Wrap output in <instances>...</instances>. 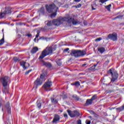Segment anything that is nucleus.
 Segmentation results:
<instances>
[{
	"label": "nucleus",
	"instance_id": "f257e3e1",
	"mask_svg": "<svg viewBox=\"0 0 124 124\" xmlns=\"http://www.w3.org/2000/svg\"><path fill=\"white\" fill-rule=\"evenodd\" d=\"M63 22H67V23H72L73 25H76L77 22L73 18L71 17H60L58 19H54L53 20V24L54 26L57 27L60 26L63 23Z\"/></svg>",
	"mask_w": 124,
	"mask_h": 124
},
{
	"label": "nucleus",
	"instance_id": "f03ea898",
	"mask_svg": "<svg viewBox=\"0 0 124 124\" xmlns=\"http://www.w3.org/2000/svg\"><path fill=\"white\" fill-rule=\"evenodd\" d=\"M10 81L9 77L5 76L0 78V83L2 84V92L3 93L6 94L9 93V87H8V82Z\"/></svg>",
	"mask_w": 124,
	"mask_h": 124
},
{
	"label": "nucleus",
	"instance_id": "7ed1b4c3",
	"mask_svg": "<svg viewBox=\"0 0 124 124\" xmlns=\"http://www.w3.org/2000/svg\"><path fill=\"white\" fill-rule=\"evenodd\" d=\"M47 76V70L43 69L42 71V74L40 76V78H38L34 82V88L36 90L37 89L38 86H41L43 84V81L41 79H44L45 77Z\"/></svg>",
	"mask_w": 124,
	"mask_h": 124
},
{
	"label": "nucleus",
	"instance_id": "20e7f679",
	"mask_svg": "<svg viewBox=\"0 0 124 124\" xmlns=\"http://www.w3.org/2000/svg\"><path fill=\"white\" fill-rule=\"evenodd\" d=\"M47 10L49 13H52V14L49 16V17L53 19V18H55L56 16H57V12L58 10H59V7L56 6L55 4H51L47 6Z\"/></svg>",
	"mask_w": 124,
	"mask_h": 124
},
{
	"label": "nucleus",
	"instance_id": "39448f33",
	"mask_svg": "<svg viewBox=\"0 0 124 124\" xmlns=\"http://www.w3.org/2000/svg\"><path fill=\"white\" fill-rule=\"evenodd\" d=\"M47 54V47L46 48V49L43 51L42 52L41 55L39 57V60L41 62H42V64L43 66H46V67H47V62L43 60L45 57H46Z\"/></svg>",
	"mask_w": 124,
	"mask_h": 124
},
{
	"label": "nucleus",
	"instance_id": "423d86ee",
	"mask_svg": "<svg viewBox=\"0 0 124 124\" xmlns=\"http://www.w3.org/2000/svg\"><path fill=\"white\" fill-rule=\"evenodd\" d=\"M108 74H110L112 77L111 82H115L118 79V77L119 75H118V73L117 71H115L114 69L111 68L108 72Z\"/></svg>",
	"mask_w": 124,
	"mask_h": 124
},
{
	"label": "nucleus",
	"instance_id": "0eeeda50",
	"mask_svg": "<svg viewBox=\"0 0 124 124\" xmlns=\"http://www.w3.org/2000/svg\"><path fill=\"white\" fill-rule=\"evenodd\" d=\"M67 112L71 118H74V117H79L80 113L77 111H72L70 110H68Z\"/></svg>",
	"mask_w": 124,
	"mask_h": 124
},
{
	"label": "nucleus",
	"instance_id": "6e6552de",
	"mask_svg": "<svg viewBox=\"0 0 124 124\" xmlns=\"http://www.w3.org/2000/svg\"><path fill=\"white\" fill-rule=\"evenodd\" d=\"M108 37L113 41H117V40H118V35L116 32H114L111 34H108Z\"/></svg>",
	"mask_w": 124,
	"mask_h": 124
},
{
	"label": "nucleus",
	"instance_id": "1a4fd4ad",
	"mask_svg": "<svg viewBox=\"0 0 124 124\" xmlns=\"http://www.w3.org/2000/svg\"><path fill=\"white\" fill-rule=\"evenodd\" d=\"M75 58H79V50H73L70 54Z\"/></svg>",
	"mask_w": 124,
	"mask_h": 124
},
{
	"label": "nucleus",
	"instance_id": "9d476101",
	"mask_svg": "<svg viewBox=\"0 0 124 124\" xmlns=\"http://www.w3.org/2000/svg\"><path fill=\"white\" fill-rule=\"evenodd\" d=\"M5 108L7 109L8 113L11 114V107H10V104L8 102L5 105Z\"/></svg>",
	"mask_w": 124,
	"mask_h": 124
},
{
	"label": "nucleus",
	"instance_id": "9b49d317",
	"mask_svg": "<svg viewBox=\"0 0 124 124\" xmlns=\"http://www.w3.org/2000/svg\"><path fill=\"white\" fill-rule=\"evenodd\" d=\"M57 122H60V116L56 114L54 116V118L53 119L52 122L54 124H56V123H57Z\"/></svg>",
	"mask_w": 124,
	"mask_h": 124
},
{
	"label": "nucleus",
	"instance_id": "f8f14e48",
	"mask_svg": "<svg viewBox=\"0 0 124 124\" xmlns=\"http://www.w3.org/2000/svg\"><path fill=\"white\" fill-rule=\"evenodd\" d=\"M78 54H79V57H84V56L86 55V52L84 50H79Z\"/></svg>",
	"mask_w": 124,
	"mask_h": 124
},
{
	"label": "nucleus",
	"instance_id": "ddd939ff",
	"mask_svg": "<svg viewBox=\"0 0 124 124\" xmlns=\"http://www.w3.org/2000/svg\"><path fill=\"white\" fill-rule=\"evenodd\" d=\"M4 13L6 14H10L11 13V9L10 8H5Z\"/></svg>",
	"mask_w": 124,
	"mask_h": 124
},
{
	"label": "nucleus",
	"instance_id": "4468645a",
	"mask_svg": "<svg viewBox=\"0 0 124 124\" xmlns=\"http://www.w3.org/2000/svg\"><path fill=\"white\" fill-rule=\"evenodd\" d=\"M37 51H38V47L34 46L31 50V54H35Z\"/></svg>",
	"mask_w": 124,
	"mask_h": 124
},
{
	"label": "nucleus",
	"instance_id": "2eb2a0df",
	"mask_svg": "<svg viewBox=\"0 0 124 124\" xmlns=\"http://www.w3.org/2000/svg\"><path fill=\"white\" fill-rule=\"evenodd\" d=\"M98 51L99 53H101V54H103V53L105 52V48L103 47H98Z\"/></svg>",
	"mask_w": 124,
	"mask_h": 124
},
{
	"label": "nucleus",
	"instance_id": "dca6fc26",
	"mask_svg": "<svg viewBox=\"0 0 124 124\" xmlns=\"http://www.w3.org/2000/svg\"><path fill=\"white\" fill-rule=\"evenodd\" d=\"M52 53H53V49L52 47H50L47 49V55H52Z\"/></svg>",
	"mask_w": 124,
	"mask_h": 124
},
{
	"label": "nucleus",
	"instance_id": "f3484780",
	"mask_svg": "<svg viewBox=\"0 0 124 124\" xmlns=\"http://www.w3.org/2000/svg\"><path fill=\"white\" fill-rule=\"evenodd\" d=\"M93 103V101L91 99H87L85 104V106L91 105Z\"/></svg>",
	"mask_w": 124,
	"mask_h": 124
},
{
	"label": "nucleus",
	"instance_id": "a211bd4d",
	"mask_svg": "<svg viewBox=\"0 0 124 124\" xmlns=\"http://www.w3.org/2000/svg\"><path fill=\"white\" fill-rule=\"evenodd\" d=\"M51 86H52V81L51 79H48L47 81V89L49 88H51Z\"/></svg>",
	"mask_w": 124,
	"mask_h": 124
},
{
	"label": "nucleus",
	"instance_id": "6ab92c4d",
	"mask_svg": "<svg viewBox=\"0 0 124 124\" xmlns=\"http://www.w3.org/2000/svg\"><path fill=\"white\" fill-rule=\"evenodd\" d=\"M26 62H21L20 63V65L23 67L24 69H27V67H26Z\"/></svg>",
	"mask_w": 124,
	"mask_h": 124
},
{
	"label": "nucleus",
	"instance_id": "aec40b11",
	"mask_svg": "<svg viewBox=\"0 0 124 124\" xmlns=\"http://www.w3.org/2000/svg\"><path fill=\"white\" fill-rule=\"evenodd\" d=\"M41 102L42 101L41 100H38L37 101V106L38 108H39V109H40V108H41Z\"/></svg>",
	"mask_w": 124,
	"mask_h": 124
},
{
	"label": "nucleus",
	"instance_id": "412c9836",
	"mask_svg": "<svg viewBox=\"0 0 124 124\" xmlns=\"http://www.w3.org/2000/svg\"><path fill=\"white\" fill-rule=\"evenodd\" d=\"M116 110H117V111H119V112H122V111H124V105L122 107L117 108Z\"/></svg>",
	"mask_w": 124,
	"mask_h": 124
},
{
	"label": "nucleus",
	"instance_id": "4be33fe9",
	"mask_svg": "<svg viewBox=\"0 0 124 124\" xmlns=\"http://www.w3.org/2000/svg\"><path fill=\"white\" fill-rule=\"evenodd\" d=\"M39 12L40 14H44L45 13L44 8H41V9L39 11Z\"/></svg>",
	"mask_w": 124,
	"mask_h": 124
},
{
	"label": "nucleus",
	"instance_id": "5701e85b",
	"mask_svg": "<svg viewBox=\"0 0 124 124\" xmlns=\"http://www.w3.org/2000/svg\"><path fill=\"white\" fill-rule=\"evenodd\" d=\"M51 102H52V103H54V104H57V103H58V100L55 98H52Z\"/></svg>",
	"mask_w": 124,
	"mask_h": 124
},
{
	"label": "nucleus",
	"instance_id": "b1692460",
	"mask_svg": "<svg viewBox=\"0 0 124 124\" xmlns=\"http://www.w3.org/2000/svg\"><path fill=\"white\" fill-rule=\"evenodd\" d=\"M5 14L3 12V13H0V19H2V18H4L5 16Z\"/></svg>",
	"mask_w": 124,
	"mask_h": 124
},
{
	"label": "nucleus",
	"instance_id": "393cba45",
	"mask_svg": "<svg viewBox=\"0 0 124 124\" xmlns=\"http://www.w3.org/2000/svg\"><path fill=\"white\" fill-rule=\"evenodd\" d=\"M42 88L44 89L45 91H47V82H45V83L43 85Z\"/></svg>",
	"mask_w": 124,
	"mask_h": 124
},
{
	"label": "nucleus",
	"instance_id": "a878e982",
	"mask_svg": "<svg viewBox=\"0 0 124 124\" xmlns=\"http://www.w3.org/2000/svg\"><path fill=\"white\" fill-rule=\"evenodd\" d=\"M3 43H4V37H3V38L0 40V46H1Z\"/></svg>",
	"mask_w": 124,
	"mask_h": 124
},
{
	"label": "nucleus",
	"instance_id": "bb28decb",
	"mask_svg": "<svg viewBox=\"0 0 124 124\" xmlns=\"http://www.w3.org/2000/svg\"><path fill=\"white\" fill-rule=\"evenodd\" d=\"M13 61L14 62H19L20 59H19V58L18 57H14L13 59Z\"/></svg>",
	"mask_w": 124,
	"mask_h": 124
},
{
	"label": "nucleus",
	"instance_id": "cd10ccee",
	"mask_svg": "<svg viewBox=\"0 0 124 124\" xmlns=\"http://www.w3.org/2000/svg\"><path fill=\"white\" fill-rule=\"evenodd\" d=\"M97 96L96 95H94L90 99L92 101H93V100H95L96 99Z\"/></svg>",
	"mask_w": 124,
	"mask_h": 124
},
{
	"label": "nucleus",
	"instance_id": "c85d7f7f",
	"mask_svg": "<svg viewBox=\"0 0 124 124\" xmlns=\"http://www.w3.org/2000/svg\"><path fill=\"white\" fill-rule=\"evenodd\" d=\"M111 4H109L108 6H106L105 7L106 9H107V10H108V11H110V7H111Z\"/></svg>",
	"mask_w": 124,
	"mask_h": 124
},
{
	"label": "nucleus",
	"instance_id": "c756f323",
	"mask_svg": "<svg viewBox=\"0 0 124 124\" xmlns=\"http://www.w3.org/2000/svg\"><path fill=\"white\" fill-rule=\"evenodd\" d=\"M122 17H123V16H118L115 17L113 19V20H115V19H120V18H122Z\"/></svg>",
	"mask_w": 124,
	"mask_h": 124
},
{
	"label": "nucleus",
	"instance_id": "7c9ffc66",
	"mask_svg": "<svg viewBox=\"0 0 124 124\" xmlns=\"http://www.w3.org/2000/svg\"><path fill=\"white\" fill-rule=\"evenodd\" d=\"M95 69V66H92L89 68V70H94Z\"/></svg>",
	"mask_w": 124,
	"mask_h": 124
},
{
	"label": "nucleus",
	"instance_id": "2f4dec72",
	"mask_svg": "<svg viewBox=\"0 0 124 124\" xmlns=\"http://www.w3.org/2000/svg\"><path fill=\"white\" fill-rule=\"evenodd\" d=\"M108 0H99V2H101V3H104V2H106Z\"/></svg>",
	"mask_w": 124,
	"mask_h": 124
},
{
	"label": "nucleus",
	"instance_id": "473e14b6",
	"mask_svg": "<svg viewBox=\"0 0 124 124\" xmlns=\"http://www.w3.org/2000/svg\"><path fill=\"white\" fill-rule=\"evenodd\" d=\"M47 30V27H45L44 28H43L41 29V31H46Z\"/></svg>",
	"mask_w": 124,
	"mask_h": 124
},
{
	"label": "nucleus",
	"instance_id": "72a5a7b5",
	"mask_svg": "<svg viewBox=\"0 0 124 124\" xmlns=\"http://www.w3.org/2000/svg\"><path fill=\"white\" fill-rule=\"evenodd\" d=\"M51 66H52V65H51V63H47V68H51Z\"/></svg>",
	"mask_w": 124,
	"mask_h": 124
},
{
	"label": "nucleus",
	"instance_id": "f704fd0d",
	"mask_svg": "<svg viewBox=\"0 0 124 124\" xmlns=\"http://www.w3.org/2000/svg\"><path fill=\"white\" fill-rule=\"evenodd\" d=\"M25 36H28L29 37H32V35H31V34H27L25 35Z\"/></svg>",
	"mask_w": 124,
	"mask_h": 124
},
{
	"label": "nucleus",
	"instance_id": "c9c22d12",
	"mask_svg": "<svg viewBox=\"0 0 124 124\" xmlns=\"http://www.w3.org/2000/svg\"><path fill=\"white\" fill-rule=\"evenodd\" d=\"M100 40H102V38H98L95 39V41H100Z\"/></svg>",
	"mask_w": 124,
	"mask_h": 124
},
{
	"label": "nucleus",
	"instance_id": "e433bc0d",
	"mask_svg": "<svg viewBox=\"0 0 124 124\" xmlns=\"http://www.w3.org/2000/svg\"><path fill=\"white\" fill-rule=\"evenodd\" d=\"M86 124H91V121L87 120L85 122Z\"/></svg>",
	"mask_w": 124,
	"mask_h": 124
},
{
	"label": "nucleus",
	"instance_id": "4c0bfd02",
	"mask_svg": "<svg viewBox=\"0 0 124 124\" xmlns=\"http://www.w3.org/2000/svg\"><path fill=\"white\" fill-rule=\"evenodd\" d=\"M32 70L31 69L28 70V71L26 72L25 74L26 75L29 74V73H30V72H31Z\"/></svg>",
	"mask_w": 124,
	"mask_h": 124
},
{
	"label": "nucleus",
	"instance_id": "58836bf2",
	"mask_svg": "<svg viewBox=\"0 0 124 124\" xmlns=\"http://www.w3.org/2000/svg\"><path fill=\"white\" fill-rule=\"evenodd\" d=\"M75 86H80V82L77 81L75 83Z\"/></svg>",
	"mask_w": 124,
	"mask_h": 124
},
{
	"label": "nucleus",
	"instance_id": "ea45409f",
	"mask_svg": "<svg viewBox=\"0 0 124 124\" xmlns=\"http://www.w3.org/2000/svg\"><path fill=\"white\" fill-rule=\"evenodd\" d=\"M51 25H52V21H48V22L47 23V26H51Z\"/></svg>",
	"mask_w": 124,
	"mask_h": 124
},
{
	"label": "nucleus",
	"instance_id": "a19ab883",
	"mask_svg": "<svg viewBox=\"0 0 124 124\" xmlns=\"http://www.w3.org/2000/svg\"><path fill=\"white\" fill-rule=\"evenodd\" d=\"M39 33H40V32L39 31H38L37 34L36 35V38H37V37H38V36H39Z\"/></svg>",
	"mask_w": 124,
	"mask_h": 124
},
{
	"label": "nucleus",
	"instance_id": "79ce46f5",
	"mask_svg": "<svg viewBox=\"0 0 124 124\" xmlns=\"http://www.w3.org/2000/svg\"><path fill=\"white\" fill-rule=\"evenodd\" d=\"M22 15L21 14H19L16 17L17 18H21Z\"/></svg>",
	"mask_w": 124,
	"mask_h": 124
},
{
	"label": "nucleus",
	"instance_id": "37998d69",
	"mask_svg": "<svg viewBox=\"0 0 124 124\" xmlns=\"http://www.w3.org/2000/svg\"><path fill=\"white\" fill-rule=\"evenodd\" d=\"M78 124H82V123H81V120H79L78 121Z\"/></svg>",
	"mask_w": 124,
	"mask_h": 124
},
{
	"label": "nucleus",
	"instance_id": "c03bdc74",
	"mask_svg": "<svg viewBox=\"0 0 124 124\" xmlns=\"http://www.w3.org/2000/svg\"><path fill=\"white\" fill-rule=\"evenodd\" d=\"M81 7V4H78L77 6V8L78 7V8H80Z\"/></svg>",
	"mask_w": 124,
	"mask_h": 124
},
{
	"label": "nucleus",
	"instance_id": "a18cd8bd",
	"mask_svg": "<svg viewBox=\"0 0 124 124\" xmlns=\"http://www.w3.org/2000/svg\"><path fill=\"white\" fill-rule=\"evenodd\" d=\"M75 1L76 2H79V1H81V0H75Z\"/></svg>",
	"mask_w": 124,
	"mask_h": 124
},
{
	"label": "nucleus",
	"instance_id": "49530a36",
	"mask_svg": "<svg viewBox=\"0 0 124 124\" xmlns=\"http://www.w3.org/2000/svg\"><path fill=\"white\" fill-rule=\"evenodd\" d=\"M58 5V6H61V5H62V4H61V3H60V2H58V3H57V6Z\"/></svg>",
	"mask_w": 124,
	"mask_h": 124
},
{
	"label": "nucleus",
	"instance_id": "de8ad7c7",
	"mask_svg": "<svg viewBox=\"0 0 124 124\" xmlns=\"http://www.w3.org/2000/svg\"><path fill=\"white\" fill-rule=\"evenodd\" d=\"M64 118H67V114H64Z\"/></svg>",
	"mask_w": 124,
	"mask_h": 124
},
{
	"label": "nucleus",
	"instance_id": "09e8293b",
	"mask_svg": "<svg viewBox=\"0 0 124 124\" xmlns=\"http://www.w3.org/2000/svg\"><path fill=\"white\" fill-rule=\"evenodd\" d=\"M92 10H95L96 9L93 8V6H92Z\"/></svg>",
	"mask_w": 124,
	"mask_h": 124
},
{
	"label": "nucleus",
	"instance_id": "8fccbe9b",
	"mask_svg": "<svg viewBox=\"0 0 124 124\" xmlns=\"http://www.w3.org/2000/svg\"><path fill=\"white\" fill-rule=\"evenodd\" d=\"M1 105H2V104L1 103V102L0 101V108L1 107Z\"/></svg>",
	"mask_w": 124,
	"mask_h": 124
},
{
	"label": "nucleus",
	"instance_id": "3c124183",
	"mask_svg": "<svg viewBox=\"0 0 124 124\" xmlns=\"http://www.w3.org/2000/svg\"><path fill=\"white\" fill-rule=\"evenodd\" d=\"M69 50V48H67L65 49V51H66V52H67V51H68Z\"/></svg>",
	"mask_w": 124,
	"mask_h": 124
},
{
	"label": "nucleus",
	"instance_id": "603ef678",
	"mask_svg": "<svg viewBox=\"0 0 124 124\" xmlns=\"http://www.w3.org/2000/svg\"><path fill=\"white\" fill-rule=\"evenodd\" d=\"M34 42H36V38L34 39Z\"/></svg>",
	"mask_w": 124,
	"mask_h": 124
},
{
	"label": "nucleus",
	"instance_id": "864d4df0",
	"mask_svg": "<svg viewBox=\"0 0 124 124\" xmlns=\"http://www.w3.org/2000/svg\"><path fill=\"white\" fill-rule=\"evenodd\" d=\"M86 65H87V64H83L82 65V66H86Z\"/></svg>",
	"mask_w": 124,
	"mask_h": 124
},
{
	"label": "nucleus",
	"instance_id": "5fc2aeb1",
	"mask_svg": "<svg viewBox=\"0 0 124 124\" xmlns=\"http://www.w3.org/2000/svg\"><path fill=\"white\" fill-rule=\"evenodd\" d=\"M97 63L95 65H93V66H95V67L97 66Z\"/></svg>",
	"mask_w": 124,
	"mask_h": 124
},
{
	"label": "nucleus",
	"instance_id": "6e6d98bb",
	"mask_svg": "<svg viewBox=\"0 0 124 124\" xmlns=\"http://www.w3.org/2000/svg\"><path fill=\"white\" fill-rule=\"evenodd\" d=\"M58 64V65H59V66H61V65H62V63H60V64H59V63H57Z\"/></svg>",
	"mask_w": 124,
	"mask_h": 124
},
{
	"label": "nucleus",
	"instance_id": "4d7b16f0",
	"mask_svg": "<svg viewBox=\"0 0 124 124\" xmlns=\"http://www.w3.org/2000/svg\"><path fill=\"white\" fill-rule=\"evenodd\" d=\"M46 9H47V5H46Z\"/></svg>",
	"mask_w": 124,
	"mask_h": 124
},
{
	"label": "nucleus",
	"instance_id": "13d9d810",
	"mask_svg": "<svg viewBox=\"0 0 124 124\" xmlns=\"http://www.w3.org/2000/svg\"><path fill=\"white\" fill-rule=\"evenodd\" d=\"M94 121H93L92 122V124H94Z\"/></svg>",
	"mask_w": 124,
	"mask_h": 124
},
{
	"label": "nucleus",
	"instance_id": "bf43d9fd",
	"mask_svg": "<svg viewBox=\"0 0 124 124\" xmlns=\"http://www.w3.org/2000/svg\"><path fill=\"white\" fill-rule=\"evenodd\" d=\"M2 111L3 112V108H2Z\"/></svg>",
	"mask_w": 124,
	"mask_h": 124
},
{
	"label": "nucleus",
	"instance_id": "052dcab7",
	"mask_svg": "<svg viewBox=\"0 0 124 124\" xmlns=\"http://www.w3.org/2000/svg\"><path fill=\"white\" fill-rule=\"evenodd\" d=\"M47 91H51V90H50V89H49V90H47Z\"/></svg>",
	"mask_w": 124,
	"mask_h": 124
}]
</instances>
